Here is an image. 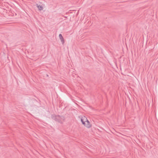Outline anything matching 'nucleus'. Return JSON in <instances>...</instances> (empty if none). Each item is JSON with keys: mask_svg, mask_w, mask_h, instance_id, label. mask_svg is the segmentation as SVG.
I'll list each match as a JSON object with an SVG mask.
<instances>
[{"mask_svg": "<svg viewBox=\"0 0 158 158\" xmlns=\"http://www.w3.org/2000/svg\"><path fill=\"white\" fill-rule=\"evenodd\" d=\"M54 119L59 122L61 123L62 120H64V118L63 117L60 116L59 115L56 116Z\"/></svg>", "mask_w": 158, "mask_h": 158, "instance_id": "obj_2", "label": "nucleus"}, {"mask_svg": "<svg viewBox=\"0 0 158 158\" xmlns=\"http://www.w3.org/2000/svg\"><path fill=\"white\" fill-rule=\"evenodd\" d=\"M36 6L40 10H41L43 9V7L42 5H39L38 4H36Z\"/></svg>", "mask_w": 158, "mask_h": 158, "instance_id": "obj_4", "label": "nucleus"}, {"mask_svg": "<svg viewBox=\"0 0 158 158\" xmlns=\"http://www.w3.org/2000/svg\"><path fill=\"white\" fill-rule=\"evenodd\" d=\"M81 121L82 124L87 127L89 128L91 127V125L86 118L84 116L81 118Z\"/></svg>", "mask_w": 158, "mask_h": 158, "instance_id": "obj_1", "label": "nucleus"}, {"mask_svg": "<svg viewBox=\"0 0 158 158\" xmlns=\"http://www.w3.org/2000/svg\"><path fill=\"white\" fill-rule=\"evenodd\" d=\"M59 37L60 38V40H61V41L62 43V44H63L64 42V40L63 37L62 35L61 34H60L59 35Z\"/></svg>", "mask_w": 158, "mask_h": 158, "instance_id": "obj_3", "label": "nucleus"}]
</instances>
